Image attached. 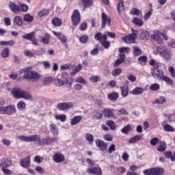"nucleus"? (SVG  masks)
I'll list each match as a JSON object with an SVG mask.
<instances>
[{"instance_id": "1", "label": "nucleus", "mask_w": 175, "mask_h": 175, "mask_svg": "<svg viewBox=\"0 0 175 175\" xmlns=\"http://www.w3.org/2000/svg\"><path fill=\"white\" fill-rule=\"evenodd\" d=\"M16 139L18 140H21V142H38L39 146H44L51 144L52 143H55V142H58V137H47L44 139H40V135H33L31 136H25V135H18L16 137Z\"/></svg>"}, {"instance_id": "2", "label": "nucleus", "mask_w": 175, "mask_h": 175, "mask_svg": "<svg viewBox=\"0 0 175 175\" xmlns=\"http://www.w3.org/2000/svg\"><path fill=\"white\" fill-rule=\"evenodd\" d=\"M11 93L15 99H25V100H32L33 99L32 94L20 88H12Z\"/></svg>"}, {"instance_id": "3", "label": "nucleus", "mask_w": 175, "mask_h": 175, "mask_svg": "<svg viewBox=\"0 0 175 175\" xmlns=\"http://www.w3.org/2000/svg\"><path fill=\"white\" fill-rule=\"evenodd\" d=\"M151 75L156 80H162L163 81H165V83L169 85H173L174 84V81L173 79L169 77L165 76L163 71L155 66L151 69Z\"/></svg>"}, {"instance_id": "4", "label": "nucleus", "mask_w": 175, "mask_h": 175, "mask_svg": "<svg viewBox=\"0 0 175 175\" xmlns=\"http://www.w3.org/2000/svg\"><path fill=\"white\" fill-rule=\"evenodd\" d=\"M5 105L6 100L0 98V114L1 116H13V114H16V113H17L16 105H9L5 106Z\"/></svg>"}, {"instance_id": "5", "label": "nucleus", "mask_w": 175, "mask_h": 175, "mask_svg": "<svg viewBox=\"0 0 175 175\" xmlns=\"http://www.w3.org/2000/svg\"><path fill=\"white\" fill-rule=\"evenodd\" d=\"M31 67H28L20 71V73H24L23 77L26 80H33V81H38L41 76L38 72L35 70H30Z\"/></svg>"}, {"instance_id": "6", "label": "nucleus", "mask_w": 175, "mask_h": 175, "mask_svg": "<svg viewBox=\"0 0 175 175\" xmlns=\"http://www.w3.org/2000/svg\"><path fill=\"white\" fill-rule=\"evenodd\" d=\"M155 55L159 54L160 57L164 59V61H170L172 59V54L169 51V49H167L166 47L160 45L157 47V52L154 51Z\"/></svg>"}, {"instance_id": "7", "label": "nucleus", "mask_w": 175, "mask_h": 175, "mask_svg": "<svg viewBox=\"0 0 175 175\" xmlns=\"http://www.w3.org/2000/svg\"><path fill=\"white\" fill-rule=\"evenodd\" d=\"M144 175H161L163 174V168L152 167L143 171Z\"/></svg>"}, {"instance_id": "8", "label": "nucleus", "mask_w": 175, "mask_h": 175, "mask_svg": "<svg viewBox=\"0 0 175 175\" xmlns=\"http://www.w3.org/2000/svg\"><path fill=\"white\" fill-rule=\"evenodd\" d=\"M75 107V103L72 102L60 103L57 105V110L60 111H67L69 109H73Z\"/></svg>"}, {"instance_id": "9", "label": "nucleus", "mask_w": 175, "mask_h": 175, "mask_svg": "<svg viewBox=\"0 0 175 175\" xmlns=\"http://www.w3.org/2000/svg\"><path fill=\"white\" fill-rule=\"evenodd\" d=\"M71 20L73 25H75V27H77V25L80 24L81 18L80 17V12H79V10H75L73 11L72 15L71 16Z\"/></svg>"}, {"instance_id": "10", "label": "nucleus", "mask_w": 175, "mask_h": 175, "mask_svg": "<svg viewBox=\"0 0 175 175\" xmlns=\"http://www.w3.org/2000/svg\"><path fill=\"white\" fill-rule=\"evenodd\" d=\"M101 28H106V25H108V27H110L111 25V19L110 18V16H107L106 13L103 12L101 14Z\"/></svg>"}, {"instance_id": "11", "label": "nucleus", "mask_w": 175, "mask_h": 175, "mask_svg": "<svg viewBox=\"0 0 175 175\" xmlns=\"http://www.w3.org/2000/svg\"><path fill=\"white\" fill-rule=\"evenodd\" d=\"M87 173L88 174H94V175H101L103 172L100 167H91L87 170Z\"/></svg>"}, {"instance_id": "12", "label": "nucleus", "mask_w": 175, "mask_h": 175, "mask_svg": "<svg viewBox=\"0 0 175 175\" xmlns=\"http://www.w3.org/2000/svg\"><path fill=\"white\" fill-rule=\"evenodd\" d=\"M20 165L22 167H29L31 165V156H27L26 158L22 159L20 161Z\"/></svg>"}, {"instance_id": "13", "label": "nucleus", "mask_w": 175, "mask_h": 175, "mask_svg": "<svg viewBox=\"0 0 175 175\" xmlns=\"http://www.w3.org/2000/svg\"><path fill=\"white\" fill-rule=\"evenodd\" d=\"M8 6L10 10H12V12H13L14 13H20V12H21L20 5H18L14 2H12V1L9 2Z\"/></svg>"}, {"instance_id": "14", "label": "nucleus", "mask_w": 175, "mask_h": 175, "mask_svg": "<svg viewBox=\"0 0 175 175\" xmlns=\"http://www.w3.org/2000/svg\"><path fill=\"white\" fill-rule=\"evenodd\" d=\"M53 159L55 163H61L65 161V156L61 153H56L53 154Z\"/></svg>"}, {"instance_id": "15", "label": "nucleus", "mask_w": 175, "mask_h": 175, "mask_svg": "<svg viewBox=\"0 0 175 175\" xmlns=\"http://www.w3.org/2000/svg\"><path fill=\"white\" fill-rule=\"evenodd\" d=\"M95 143L97 147H98V148H100L101 151H106V150H107V144H106V142H105L104 141L100 139H96L95 141Z\"/></svg>"}, {"instance_id": "16", "label": "nucleus", "mask_w": 175, "mask_h": 175, "mask_svg": "<svg viewBox=\"0 0 175 175\" xmlns=\"http://www.w3.org/2000/svg\"><path fill=\"white\" fill-rule=\"evenodd\" d=\"M92 116L94 120H102V118H103V111L99 109H96L93 111Z\"/></svg>"}, {"instance_id": "17", "label": "nucleus", "mask_w": 175, "mask_h": 175, "mask_svg": "<svg viewBox=\"0 0 175 175\" xmlns=\"http://www.w3.org/2000/svg\"><path fill=\"white\" fill-rule=\"evenodd\" d=\"M53 35H55V36H57V39L60 40V42H62V43H66V36H65V35L62 34V33L61 32H57V31H52Z\"/></svg>"}, {"instance_id": "18", "label": "nucleus", "mask_w": 175, "mask_h": 175, "mask_svg": "<svg viewBox=\"0 0 175 175\" xmlns=\"http://www.w3.org/2000/svg\"><path fill=\"white\" fill-rule=\"evenodd\" d=\"M51 38V35L46 33L43 37L40 38V42L44 44H49L50 43V39Z\"/></svg>"}, {"instance_id": "19", "label": "nucleus", "mask_w": 175, "mask_h": 175, "mask_svg": "<svg viewBox=\"0 0 175 175\" xmlns=\"http://www.w3.org/2000/svg\"><path fill=\"white\" fill-rule=\"evenodd\" d=\"M94 39L96 40H98L100 43H101L103 40H107V35H102V33L98 32L94 35Z\"/></svg>"}, {"instance_id": "20", "label": "nucleus", "mask_w": 175, "mask_h": 175, "mask_svg": "<svg viewBox=\"0 0 175 175\" xmlns=\"http://www.w3.org/2000/svg\"><path fill=\"white\" fill-rule=\"evenodd\" d=\"M144 92V88L137 87L130 92V94H131V95H141V94H143Z\"/></svg>"}, {"instance_id": "21", "label": "nucleus", "mask_w": 175, "mask_h": 175, "mask_svg": "<svg viewBox=\"0 0 175 175\" xmlns=\"http://www.w3.org/2000/svg\"><path fill=\"white\" fill-rule=\"evenodd\" d=\"M135 40L136 37H134L132 36V34H130L122 38V41L124 42V43H133Z\"/></svg>"}, {"instance_id": "22", "label": "nucleus", "mask_w": 175, "mask_h": 175, "mask_svg": "<svg viewBox=\"0 0 175 175\" xmlns=\"http://www.w3.org/2000/svg\"><path fill=\"white\" fill-rule=\"evenodd\" d=\"M139 38L142 40H148L150 38V33L146 30H142V32L139 33Z\"/></svg>"}, {"instance_id": "23", "label": "nucleus", "mask_w": 175, "mask_h": 175, "mask_svg": "<svg viewBox=\"0 0 175 175\" xmlns=\"http://www.w3.org/2000/svg\"><path fill=\"white\" fill-rule=\"evenodd\" d=\"M9 166H12V161L11 160L2 159L1 162L0 163L1 167H9Z\"/></svg>"}, {"instance_id": "24", "label": "nucleus", "mask_w": 175, "mask_h": 175, "mask_svg": "<svg viewBox=\"0 0 175 175\" xmlns=\"http://www.w3.org/2000/svg\"><path fill=\"white\" fill-rule=\"evenodd\" d=\"M120 90H121L122 96H123V98H126V96H128V94L129 91V88L128 87V85H124L123 86H121Z\"/></svg>"}, {"instance_id": "25", "label": "nucleus", "mask_w": 175, "mask_h": 175, "mask_svg": "<svg viewBox=\"0 0 175 175\" xmlns=\"http://www.w3.org/2000/svg\"><path fill=\"white\" fill-rule=\"evenodd\" d=\"M148 61V57L146 55L141 56L138 58V64H139V65H142V66L147 65Z\"/></svg>"}, {"instance_id": "26", "label": "nucleus", "mask_w": 175, "mask_h": 175, "mask_svg": "<svg viewBox=\"0 0 175 175\" xmlns=\"http://www.w3.org/2000/svg\"><path fill=\"white\" fill-rule=\"evenodd\" d=\"M49 129L54 136H58V126H57L55 124H50Z\"/></svg>"}, {"instance_id": "27", "label": "nucleus", "mask_w": 175, "mask_h": 175, "mask_svg": "<svg viewBox=\"0 0 175 175\" xmlns=\"http://www.w3.org/2000/svg\"><path fill=\"white\" fill-rule=\"evenodd\" d=\"M103 111H104V116L105 117H107V118H111V117L112 118H116L114 113H113V111H111L110 109H104Z\"/></svg>"}, {"instance_id": "28", "label": "nucleus", "mask_w": 175, "mask_h": 175, "mask_svg": "<svg viewBox=\"0 0 175 175\" xmlns=\"http://www.w3.org/2000/svg\"><path fill=\"white\" fill-rule=\"evenodd\" d=\"M166 103V98H165V96H159L152 102V104L163 105V103Z\"/></svg>"}, {"instance_id": "29", "label": "nucleus", "mask_w": 175, "mask_h": 175, "mask_svg": "<svg viewBox=\"0 0 175 175\" xmlns=\"http://www.w3.org/2000/svg\"><path fill=\"white\" fill-rule=\"evenodd\" d=\"M117 8L118 13L121 14L124 11V1L122 0H118Z\"/></svg>"}, {"instance_id": "30", "label": "nucleus", "mask_w": 175, "mask_h": 175, "mask_svg": "<svg viewBox=\"0 0 175 175\" xmlns=\"http://www.w3.org/2000/svg\"><path fill=\"white\" fill-rule=\"evenodd\" d=\"M133 56L134 57H139V55H142V49L139 48V46H133Z\"/></svg>"}, {"instance_id": "31", "label": "nucleus", "mask_w": 175, "mask_h": 175, "mask_svg": "<svg viewBox=\"0 0 175 175\" xmlns=\"http://www.w3.org/2000/svg\"><path fill=\"white\" fill-rule=\"evenodd\" d=\"M52 24H53L55 27H61V25H62V21L59 19V18L55 17L53 19Z\"/></svg>"}, {"instance_id": "32", "label": "nucleus", "mask_w": 175, "mask_h": 175, "mask_svg": "<svg viewBox=\"0 0 175 175\" xmlns=\"http://www.w3.org/2000/svg\"><path fill=\"white\" fill-rule=\"evenodd\" d=\"M83 69V64H79L71 72L70 75L72 76H75V75H77L80 70Z\"/></svg>"}, {"instance_id": "33", "label": "nucleus", "mask_w": 175, "mask_h": 175, "mask_svg": "<svg viewBox=\"0 0 175 175\" xmlns=\"http://www.w3.org/2000/svg\"><path fill=\"white\" fill-rule=\"evenodd\" d=\"M14 23L18 25V27H21V25H23V18H21V16H16L14 18Z\"/></svg>"}, {"instance_id": "34", "label": "nucleus", "mask_w": 175, "mask_h": 175, "mask_svg": "<svg viewBox=\"0 0 175 175\" xmlns=\"http://www.w3.org/2000/svg\"><path fill=\"white\" fill-rule=\"evenodd\" d=\"M35 38V33L31 32L29 33H27L25 36H23V39H26V40H33V38Z\"/></svg>"}, {"instance_id": "35", "label": "nucleus", "mask_w": 175, "mask_h": 175, "mask_svg": "<svg viewBox=\"0 0 175 175\" xmlns=\"http://www.w3.org/2000/svg\"><path fill=\"white\" fill-rule=\"evenodd\" d=\"M80 121H81V116H77L72 119L70 125H77V124H79Z\"/></svg>"}, {"instance_id": "36", "label": "nucleus", "mask_w": 175, "mask_h": 175, "mask_svg": "<svg viewBox=\"0 0 175 175\" xmlns=\"http://www.w3.org/2000/svg\"><path fill=\"white\" fill-rule=\"evenodd\" d=\"M0 44L1 46H14V44H16V41L11 40L9 41H1L0 42Z\"/></svg>"}, {"instance_id": "37", "label": "nucleus", "mask_w": 175, "mask_h": 175, "mask_svg": "<svg viewBox=\"0 0 175 175\" xmlns=\"http://www.w3.org/2000/svg\"><path fill=\"white\" fill-rule=\"evenodd\" d=\"M108 99L109 100H116V99H118V93L117 92H112L111 94H109L107 95Z\"/></svg>"}, {"instance_id": "38", "label": "nucleus", "mask_w": 175, "mask_h": 175, "mask_svg": "<svg viewBox=\"0 0 175 175\" xmlns=\"http://www.w3.org/2000/svg\"><path fill=\"white\" fill-rule=\"evenodd\" d=\"M151 39H154V40H157V43L159 44H161L163 42V39L162 38L157 34H152L151 35Z\"/></svg>"}, {"instance_id": "39", "label": "nucleus", "mask_w": 175, "mask_h": 175, "mask_svg": "<svg viewBox=\"0 0 175 175\" xmlns=\"http://www.w3.org/2000/svg\"><path fill=\"white\" fill-rule=\"evenodd\" d=\"M85 138L88 142L89 144H92V143H94V135H92V134H85Z\"/></svg>"}, {"instance_id": "40", "label": "nucleus", "mask_w": 175, "mask_h": 175, "mask_svg": "<svg viewBox=\"0 0 175 175\" xmlns=\"http://www.w3.org/2000/svg\"><path fill=\"white\" fill-rule=\"evenodd\" d=\"M23 20L26 23H32L33 21V16L29 14H26L24 16Z\"/></svg>"}, {"instance_id": "41", "label": "nucleus", "mask_w": 175, "mask_h": 175, "mask_svg": "<svg viewBox=\"0 0 175 175\" xmlns=\"http://www.w3.org/2000/svg\"><path fill=\"white\" fill-rule=\"evenodd\" d=\"M16 107L18 110H19V111H23V110L25 109L26 107L25 103H24L23 101H20L19 103H18Z\"/></svg>"}, {"instance_id": "42", "label": "nucleus", "mask_w": 175, "mask_h": 175, "mask_svg": "<svg viewBox=\"0 0 175 175\" xmlns=\"http://www.w3.org/2000/svg\"><path fill=\"white\" fill-rule=\"evenodd\" d=\"M9 48L3 49L1 53L2 58H8V57H9Z\"/></svg>"}, {"instance_id": "43", "label": "nucleus", "mask_w": 175, "mask_h": 175, "mask_svg": "<svg viewBox=\"0 0 175 175\" xmlns=\"http://www.w3.org/2000/svg\"><path fill=\"white\" fill-rule=\"evenodd\" d=\"M133 24H135V25H137L138 27H142L143 26V24H144V23H143V21L140 20L139 18H134L133 20Z\"/></svg>"}, {"instance_id": "44", "label": "nucleus", "mask_w": 175, "mask_h": 175, "mask_svg": "<svg viewBox=\"0 0 175 175\" xmlns=\"http://www.w3.org/2000/svg\"><path fill=\"white\" fill-rule=\"evenodd\" d=\"M166 143L164 142H160V146L157 148V151H160L161 152L165 151L166 150Z\"/></svg>"}, {"instance_id": "45", "label": "nucleus", "mask_w": 175, "mask_h": 175, "mask_svg": "<svg viewBox=\"0 0 175 175\" xmlns=\"http://www.w3.org/2000/svg\"><path fill=\"white\" fill-rule=\"evenodd\" d=\"M55 120L61 121L62 122H65V121H66V115H56L55 116Z\"/></svg>"}, {"instance_id": "46", "label": "nucleus", "mask_w": 175, "mask_h": 175, "mask_svg": "<svg viewBox=\"0 0 175 175\" xmlns=\"http://www.w3.org/2000/svg\"><path fill=\"white\" fill-rule=\"evenodd\" d=\"M139 140H142V137L139 135L134 136L131 137L129 140V142L132 144L133 143H136L137 142H139Z\"/></svg>"}, {"instance_id": "47", "label": "nucleus", "mask_w": 175, "mask_h": 175, "mask_svg": "<svg viewBox=\"0 0 175 175\" xmlns=\"http://www.w3.org/2000/svg\"><path fill=\"white\" fill-rule=\"evenodd\" d=\"M121 72H122V69H121V68H116V69H114L112 71L111 75L114 77H117L118 76H120V75H121Z\"/></svg>"}, {"instance_id": "48", "label": "nucleus", "mask_w": 175, "mask_h": 175, "mask_svg": "<svg viewBox=\"0 0 175 175\" xmlns=\"http://www.w3.org/2000/svg\"><path fill=\"white\" fill-rule=\"evenodd\" d=\"M163 130L165 132H174V128L170 124H165L163 126Z\"/></svg>"}, {"instance_id": "49", "label": "nucleus", "mask_w": 175, "mask_h": 175, "mask_svg": "<svg viewBox=\"0 0 175 175\" xmlns=\"http://www.w3.org/2000/svg\"><path fill=\"white\" fill-rule=\"evenodd\" d=\"M118 116H128L129 112H128L125 108H122L118 111Z\"/></svg>"}, {"instance_id": "50", "label": "nucleus", "mask_w": 175, "mask_h": 175, "mask_svg": "<svg viewBox=\"0 0 175 175\" xmlns=\"http://www.w3.org/2000/svg\"><path fill=\"white\" fill-rule=\"evenodd\" d=\"M159 88H161V86L158 83H153L150 86V91H158Z\"/></svg>"}, {"instance_id": "51", "label": "nucleus", "mask_w": 175, "mask_h": 175, "mask_svg": "<svg viewBox=\"0 0 175 175\" xmlns=\"http://www.w3.org/2000/svg\"><path fill=\"white\" fill-rule=\"evenodd\" d=\"M131 127L129 124H127L126 126H124L122 130V133H124V135L128 134V132H131Z\"/></svg>"}, {"instance_id": "52", "label": "nucleus", "mask_w": 175, "mask_h": 175, "mask_svg": "<svg viewBox=\"0 0 175 175\" xmlns=\"http://www.w3.org/2000/svg\"><path fill=\"white\" fill-rule=\"evenodd\" d=\"M81 2L84 8H88L92 5V0H81Z\"/></svg>"}, {"instance_id": "53", "label": "nucleus", "mask_w": 175, "mask_h": 175, "mask_svg": "<svg viewBox=\"0 0 175 175\" xmlns=\"http://www.w3.org/2000/svg\"><path fill=\"white\" fill-rule=\"evenodd\" d=\"M126 172V168L125 167H119L117 168V174L121 175L124 174Z\"/></svg>"}, {"instance_id": "54", "label": "nucleus", "mask_w": 175, "mask_h": 175, "mask_svg": "<svg viewBox=\"0 0 175 175\" xmlns=\"http://www.w3.org/2000/svg\"><path fill=\"white\" fill-rule=\"evenodd\" d=\"M107 125L109 126L111 131H114V129H116V123H114L112 120L107 121Z\"/></svg>"}, {"instance_id": "55", "label": "nucleus", "mask_w": 175, "mask_h": 175, "mask_svg": "<svg viewBox=\"0 0 175 175\" xmlns=\"http://www.w3.org/2000/svg\"><path fill=\"white\" fill-rule=\"evenodd\" d=\"M141 13L142 12L137 8H132L131 11V14L133 16H140Z\"/></svg>"}, {"instance_id": "56", "label": "nucleus", "mask_w": 175, "mask_h": 175, "mask_svg": "<svg viewBox=\"0 0 175 175\" xmlns=\"http://www.w3.org/2000/svg\"><path fill=\"white\" fill-rule=\"evenodd\" d=\"M164 155L166 158H170L171 161H175V154L173 157L172 152H167L164 154Z\"/></svg>"}, {"instance_id": "57", "label": "nucleus", "mask_w": 175, "mask_h": 175, "mask_svg": "<svg viewBox=\"0 0 175 175\" xmlns=\"http://www.w3.org/2000/svg\"><path fill=\"white\" fill-rule=\"evenodd\" d=\"M36 55H44L46 54V48H41L38 51H35Z\"/></svg>"}, {"instance_id": "58", "label": "nucleus", "mask_w": 175, "mask_h": 175, "mask_svg": "<svg viewBox=\"0 0 175 175\" xmlns=\"http://www.w3.org/2000/svg\"><path fill=\"white\" fill-rule=\"evenodd\" d=\"M79 40L82 43V44H85V43H87L88 42V36L85 35L80 37Z\"/></svg>"}, {"instance_id": "59", "label": "nucleus", "mask_w": 175, "mask_h": 175, "mask_svg": "<svg viewBox=\"0 0 175 175\" xmlns=\"http://www.w3.org/2000/svg\"><path fill=\"white\" fill-rule=\"evenodd\" d=\"M99 80H100V77H99V76H92L90 78V81L92 83H98V81H99Z\"/></svg>"}, {"instance_id": "60", "label": "nucleus", "mask_w": 175, "mask_h": 175, "mask_svg": "<svg viewBox=\"0 0 175 175\" xmlns=\"http://www.w3.org/2000/svg\"><path fill=\"white\" fill-rule=\"evenodd\" d=\"M76 83H79L80 84H85L87 83V81L84 79L82 77H79L75 80Z\"/></svg>"}, {"instance_id": "61", "label": "nucleus", "mask_w": 175, "mask_h": 175, "mask_svg": "<svg viewBox=\"0 0 175 175\" xmlns=\"http://www.w3.org/2000/svg\"><path fill=\"white\" fill-rule=\"evenodd\" d=\"M102 46L105 47V49H109L110 47V42L107 41V40H103V42H100Z\"/></svg>"}, {"instance_id": "62", "label": "nucleus", "mask_w": 175, "mask_h": 175, "mask_svg": "<svg viewBox=\"0 0 175 175\" xmlns=\"http://www.w3.org/2000/svg\"><path fill=\"white\" fill-rule=\"evenodd\" d=\"M49 14V10H42L40 12H38L39 17H43V16H47Z\"/></svg>"}, {"instance_id": "63", "label": "nucleus", "mask_w": 175, "mask_h": 175, "mask_svg": "<svg viewBox=\"0 0 175 175\" xmlns=\"http://www.w3.org/2000/svg\"><path fill=\"white\" fill-rule=\"evenodd\" d=\"M159 142V139L157 137H154L150 141V144L151 146H157L158 143Z\"/></svg>"}, {"instance_id": "64", "label": "nucleus", "mask_w": 175, "mask_h": 175, "mask_svg": "<svg viewBox=\"0 0 175 175\" xmlns=\"http://www.w3.org/2000/svg\"><path fill=\"white\" fill-rule=\"evenodd\" d=\"M168 70H169V72H170V73L171 75V77L172 79H174L175 78V70H174V68L171 66V67L169 68Z\"/></svg>"}]
</instances>
